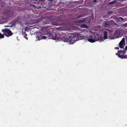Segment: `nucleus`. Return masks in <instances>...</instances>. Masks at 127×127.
<instances>
[{"label":"nucleus","mask_w":127,"mask_h":127,"mask_svg":"<svg viewBox=\"0 0 127 127\" xmlns=\"http://www.w3.org/2000/svg\"><path fill=\"white\" fill-rule=\"evenodd\" d=\"M35 33L37 35L36 37L37 39V40H40L42 39H45L47 38V36L42 35L45 34H46L47 35H48L45 33L43 32L42 31H41L39 32H35Z\"/></svg>","instance_id":"obj_1"},{"label":"nucleus","mask_w":127,"mask_h":127,"mask_svg":"<svg viewBox=\"0 0 127 127\" xmlns=\"http://www.w3.org/2000/svg\"><path fill=\"white\" fill-rule=\"evenodd\" d=\"M57 36V41L61 40H62L64 42H68V40L67 39L66 36L65 34H63L61 32H60L58 33Z\"/></svg>","instance_id":"obj_2"},{"label":"nucleus","mask_w":127,"mask_h":127,"mask_svg":"<svg viewBox=\"0 0 127 127\" xmlns=\"http://www.w3.org/2000/svg\"><path fill=\"white\" fill-rule=\"evenodd\" d=\"M126 51L125 49L122 50H119L118 52L117 53H116V54L117 55L118 57L122 59H127V55H124L123 54H125Z\"/></svg>","instance_id":"obj_3"},{"label":"nucleus","mask_w":127,"mask_h":127,"mask_svg":"<svg viewBox=\"0 0 127 127\" xmlns=\"http://www.w3.org/2000/svg\"><path fill=\"white\" fill-rule=\"evenodd\" d=\"M1 31L3 32V34L7 37L11 36L13 34L9 29L6 28L2 29Z\"/></svg>","instance_id":"obj_4"},{"label":"nucleus","mask_w":127,"mask_h":127,"mask_svg":"<svg viewBox=\"0 0 127 127\" xmlns=\"http://www.w3.org/2000/svg\"><path fill=\"white\" fill-rule=\"evenodd\" d=\"M58 33H49L48 35H47V38L49 39H52L55 40L57 41Z\"/></svg>","instance_id":"obj_5"},{"label":"nucleus","mask_w":127,"mask_h":127,"mask_svg":"<svg viewBox=\"0 0 127 127\" xmlns=\"http://www.w3.org/2000/svg\"><path fill=\"white\" fill-rule=\"evenodd\" d=\"M76 39V37L73 35L69 36L68 39V41L72 43L75 42Z\"/></svg>","instance_id":"obj_6"},{"label":"nucleus","mask_w":127,"mask_h":127,"mask_svg":"<svg viewBox=\"0 0 127 127\" xmlns=\"http://www.w3.org/2000/svg\"><path fill=\"white\" fill-rule=\"evenodd\" d=\"M125 39L123 38L121 41L119 43V45L120 47L122 48H123L124 47V44H125Z\"/></svg>","instance_id":"obj_7"},{"label":"nucleus","mask_w":127,"mask_h":127,"mask_svg":"<svg viewBox=\"0 0 127 127\" xmlns=\"http://www.w3.org/2000/svg\"><path fill=\"white\" fill-rule=\"evenodd\" d=\"M88 40L92 43L96 41L95 39H94L91 35L89 36L88 38Z\"/></svg>","instance_id":"obj_8"},{"label":"nucleus","mask_w":127,"mask_h":127,"mask_svg":"<svg viewBox=\"0 0 127 127\" xmlns=\"http://www.w3.org/2000/svg\"><path fill=\"white\" fill-rule=\"evenodd\" d=\"M112 22L109 21L107 22H105L104 23V26L107 28H109L112 24Z\"/></svg>","instance_id":"obj_9"},{"label":"nucleus","mask_w":127,"mask_h":127,"mask_svg":"<svg viewBox=\"0 0 127 127\" xmlns=\"http://www.w3.org/2000/svg\"><path fill=\"white\" fill-rule=\"evenodd\" d=\"M120 35V32L119 31L116 30L115 32L114 35L117 37H119Z\"/></svg>","instance_id":"obj_10"},{"label":"nucleus","mask_w":127,"mask_h":127,"mask_svg":"<svg viewBox=\"0 0 127 127\" xmlns=\"http://www.w3.org/2000/svg\"><path fill=\"white\" fill-rule=\"evenodd\" d=\"M80 27L83 28H85L87 29H88L89 28L88 27V26L86 24H81L80 26Z\"/></svg>","instance_id":"obj_11"},{"label":"nucleus","mask_w":127,"mask_h":127,"mask_svg":"<svg viewBox=\"0 0 127 127\" xmlns=\"http://www.w3.org/2000/svg\"><path fill=\"white\" fill-rule=\"evenodd\" d=\"M103 34L104 37L105 38V39H107V32L106 31H104V32Z\"/></svg>","instance_id":"obj_12"},{"label":"nucleus","mask_w":127,"mask_h":127,"mask_svg":"<svg viewBox=\"0 0 127 127\" xmlns=\"http://www.w3.org/2000/svg\"><path fill=\"white\" fill-rule=\"evenodd\" d=\"M22 34L23 35H24V37L26 39H28V38L27 37V34L26 33V32H22Z\"/></svg>","instance_id":"obj_13"},{"label":"nucleus","mask_w":127,"mask_h":127,"mask_svg":"<svg viewBox=\"0 0 127 127\" xmlns=\"http://www.w3.org/2000/svg\"><path fill=\"white\" fill-rule=\"evenodd\" d=\"M85 21V19L79 21H76V22L77 23H82L84 22Z\"/></svg>","instance_id":"obj_14"},{"label":"nucleus","mask_w":127,"mask_h":127,"mask_svg":"<svg viewBox=\"0 0 127 127\" xmlns=\"http://www.w3.org/2000/svg\"><path fill=\"white\" fill-rule=\"evenodd\" d=\"M4 37V36L3 34L0 33V39L3 38Z\"/></svg>","instance_id":"obj_15"},{"label":"nucleus","mask_w":127,"mask_h":127,"mask_svg":"<svg viewBox=\"0 0 127 127\" xmlns=\"http://www.w3.org/2000/svg\"><path fill=\"white\" fill-rule=\"evenodd\" d=\"M76 35L77 36H78V37L79 36H80V38H79V39H81L82 38L81 37V36H80V35L79 34V33H77Z\"/></svg>","instance_id":"obj_16"},{"label":"nucleus","mask_w":127,"mask_h":127,"mask_svg":"<svg viewBox=\"0 0 127 127\" xmlns=\"http://www.w3.org/2000/svg\"><path fill=\"white\" fill-rule=\"evenodd\" d=\"M105 39V38H104V37H102V38H101L100 39V40L101 41H102L104 39Z\"/></svg>","instance_id":"obj_17"},{"label":"nucleus","mask_w":127,"mask_h":127,"mask_svg":"<svg viewBox=\"0 0 127 127\" xmlns=\"http://www.w3.org/2000/svg\"><path fill=\"white\" fill-rule=\"evenodd\" d=\"M115 2L116 1H115L111 2H110V4H112L114 3H115Z\"/></svg>","instance_id":"obj_18"},{"label":"nucleus","mask_w":127,"mask_h":127,"mask_svg":"<svg viewBox=\"0 0 127 127\" xmlns=\"http://www.w3.org/2000/svg\"><path fill=\"white\" fill-rule=\"evenodd\" d=\"M98 0H94V3H95L97 2H98Z\"/></svg>","instance_id":"obj_19"},{"label":"nucleus","mask_w":127,"mask_h":127,"mask_svg":"<svg viewBox=\"0 0 127 127\" xmlns=\"http://www.w3.org/2000/svg\"><path fill=\"white\" fill-rule=\"evenodd\" d=\"M124 26L125 27H127V23H126L125 24Z\"/></svg>","instance_id":"obj_20"},{"label":"nucleus","mask_w":127,"mask_h":127,"mask_svg":"<svg viewBox=\"0 0 127 127\" xmlns=\"http://www.w3.org/2000/svg\"><path fill=\"white\" fill-rule=\"evenodd\" d=\"M115 49L119 50V47H115Z\"/></svg>","instance_id":"obj_21"},{"label":"nucleus","mask_w":127,"mask_h":127,"mask_svg":"<svg viewBox=\"0 0 127 127\" xmlns=\"http://www.w3.org/2000/svg\"><path fill=\"white\" fill-rule=\"evenodd\" d=\"M10 26H10L6 25V26H5L4 27H10Z\"/></svg>","instance_id":"obj_22"},{"label":"nucleus","mask_w":127,"mask_h":127,"mask_svg":"<svg viewBox=\"0 0 127 127\" xmlns=\"http://www.w3.org/2000/svg\"><path fill=\"white\" fill-rule=\"evenodd\" d=\"M125 50H127V45L125 47Z\"/></svg>","instance_id":"obj_23"},{"label":"nucleus","mask_w":127,"mask_h":127,"mask_svg":"<svg viewBox=\"0 0 127 127\" xmlns=\"http://www.w3.org/2000/svg\"><path fill=\"white\" fill-rule=\"evenodd\" d=\"M81 17V16H78L77 17V18H80V17Z\"/></svg>","instance_id":"obj_24"},{"label":"nucleus","mask_w":127,"mask_h":127,"mask_svg":"<svg viewBox=\"0 0 127 127\" xmlns=\"http://www.w3.org/2000/svg\"><path fill=\"white\" fill-rule=\"evenodd\" d=\"M55 25L56 26H59V25L58 24H55Z\"/></svg>","instance_id":"obj_25"}]
</instances>
